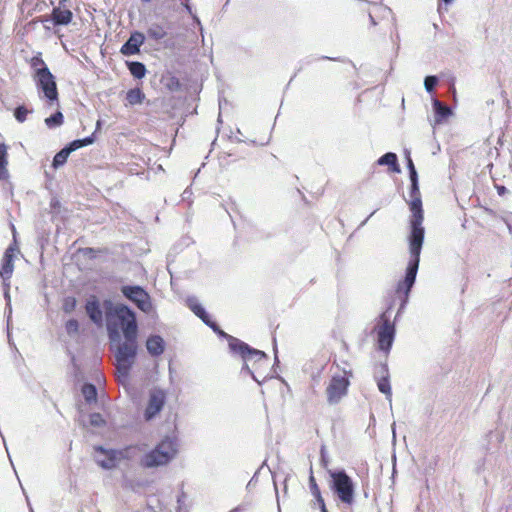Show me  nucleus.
I'll return each mask as SVG.
<instances>
[{"mask_svg":"<svg viewBox=\"0 0 512 512\" xmlns=\"http://www.w3.org/2000/svg\"><path fill=\"white\" fill-rule=\"evenodd\" d=\"M330 488L339 501L347 506L355 502V483L344 470H329Z\"/></svg>","mask_w":512,"mask_h":512,"instance_id":"nucleus-4","label":"nucleus"},{"mask_svg":"<svg viewBox=\"0 0 512 512\" xmlns=\"http://www.w3.org/2000/svg\"><path fill=\"white\" fill-rule=\"evenodd\" d=\"M94 142H95V133H92L89 136H86L84 138L75 139L67 144L69 145V149H71L72 152H74L80 148L92 145Z\"/></svg>","mask_w":512,"mask_h":512,"instance_id":"nucleus-26","label":"nucleus"},{"mask_svg":"<svg viewBox=\"0 0 512 512\" xmlns=\"http://www.w3.org/2000/svg\"><path fill=\"white\" fill-rule=\"evenodd\" d=\"M81 393L87 404L96 403L98 400V389L95 384L85 382L81 387Z\"/></svg>","mask_w":512,"mask_h":512,"instance_id":"nucleus-19","label":"nucleus"},{"mask_svg":"<svg viewBox=\"0 0 512 512\" xmlns=\"http://www.w3.org/2000/svg\"><path fill=\"white\" fill-rule=\"evenodd\" d=\"M240 511H241V508L238 507V508L234 509L232 512H240Z\"/></svg>","mask_w":512,"mask_h":512,"instance_id":"nucleus-52","label":"nucleus"},{"mask_svg":"<svg viewBox=\"0 0 512 512\" xmlns=\"http://www.w3.org/2000/svg\"><path fill=\"white\" fill-rule=\"evenodd\" d=\"M438 83V78L436 76H426L424 79V87L427 92H432Z\"/></svg>","mask_w":512,"mask_h":512,"instance_id":"nucleus-36","label":"nucleus"},{"mask_svg":"<svg viewBox=\"0 0 512 512\" xmlns=\"http://www.w3.org/2000/svg\"><path fill=\"white\" fill-rule=\"evenodd\" d=\"M49 7V4L45 0L37 1L32 9L35 12H42Z\"/></svg>","mask_w":512,"mask_h":512,"instance_id":"nucleus-41","label":"nucleus"},{"mask_svg":"<svg viewBox=\"0 0 512 512\" xmlns=\"http://www.w3.org/2000/svg\"><path fill=\"white\" fill-rule=\"evenodd\" d=\"M411 191L410 201L408 202L411 211L410 217V235H409V251L410 260L408 263L405 279L398 284V292L404 291L408 295L410 289L415 283L419 262L420 253L424 241V227H423V209L422 201L418 186V176L411 177Z\"/></svg>","mask_w":512,"mask_h":512,"instance_id":"nucleus-2","label":"nucleus"},{"mask_svg":"<svg viewBox=\"0 0 512 512\" xmlns=\"http://www.w3.org/2000/svg\"><path fill=\"white\" fill-rule=\"evenodd\" d=\"M172 373H173V369H172L171 364H169V374H170L171 379H172Z\"/></svg>","mask_w":512,"mask_h":512,"instance_id":"nucleus-49","label":"nucleus"},{"mask_svg":"<svg viewBox=\"0 0 512 512\" xmlns=\"http://www.w3.org/2000/svg\"><path fill=\"white\" fill-rule=\"evenodd\" d=\"M187 307L197 316L199 317L207 326L212 328L215 332L219 333L221 336L228 338L229 348L232 352L239 354L243 361L244 365L242 367V371H246L247 373L253 376V379L258 381L257 378L253 375L248 362L255 361H267V356L263 351L251 348L248 344L240 341L237 338L227 335L225 332L221 331L215 322H213L209 315L207 314L204 307L201 305L199 300L195 296H189L185 300Z\"/></svg>","mask_w":512,"mask_h":512,"instance_id":"nucleus-3","label":"nucleus"},{"mask_svg":"<svg viewBox=\"0 0 512 512\" xmlns=\"http://www.w3.org/2000/svg\"><path fill=\"white\" fill-rule=\"evenodd\" d=\"M79 253L83 256L93 260L96 259L99 253V250L91 247L81 248L79 249Z\"/></svg>","mask_w":512,"mask_h":512,"instance_id":"nucleus-37","label":"nucleus"},{"mask_svg":"<svg viewBox=\"0 0 512 512\" xmlns=\"http://www.w3.org/2000/svg\"><path fill=\"white\" fill-rule=\"evenodd\" d=\"M11 229H12V233H13V241H16L17 242V232H16V228L14 226V224H11Z\"/></svg>","mask_w":512,"mask_h":512,"instance_id":"nucleus-45","label":"nucleus"},{"mask_svg":"<svg viewBox=\"0 0 512 512\" xmlns=\"http://www.w3.org/2000/svg\"><path fill=\"white\" fill-rule=\"evenodd\" d=\"M30 67L33 71L32 75H38L40 73L50 71L49 67L42 58V54L39 52L34 55L29 61Z\"/></svg>","mask_w":512,"mask_h":512,"instance_id":"nucleus-21","label":"nucleus"},{"mask_svg":"<svg viewBox=\"0 0 512 512\" xmlns=\"http://www.w3.org/2000/svg\"><path fill=\"white\" fill-rule=\"evenodd\" d=\"M26 500H27V503H28L29 512H34V510H33L32 506H31V504H30L29 499H28V497H27V496H26Z\"/></svg>","mask_w":512,"mask_h":512,"instance_id":"nucleus-48","label":"nucleus"},{"mask_svg":"<svg viewBox=\"0 0 512 512\" xmlns=\"http://www.w3.org/2000/svg\"><path fill=\"white\" fill-rule=\"evenodd\" d=\"M145 41V34L135 30L131 32L128 39L121 46L120 53L124 56L136 55L140 52V48L145 43Z\"/></svg>","mask_w":512,"mask_h":512,"instance_id":"nucleus-12","label":"nucleus"},{"mask_svg":"<svg viewBox=\"0 0 512 512\" xmlns=\"http://www.w3.org/2000/svg\"><path fill=\"white\" fill-rule=\"evenodd\" d=\"M17 252H19V247L16 241L10 243L4 251L0 268V277L2 278L3 282L10 281V278L12 277L14 271L15 254Z\"/></svg>","mask_w":512,"mask_h":512,"instance_id":"nucleus-11","label":"nucleus"},{"mask_svg":"<svg viewBox=\"0 0 512 512\" xmlns=\"http://www.w3.org/2000/svg\"><path fill=\"white\" fill-rule=\"evenodd\" d=\"M140 464L144 468H156L160 466V442L156 443L151 451L144 454Z\"/></svg>","mask_w":512,"mask_h":512,"instance_id":"nucleus-17","label":"nucleus"},{"mask_svg":"<svg viewBox=\"0 0 512 512\" xmlns=\"http://www.w3.org/2000/svg\"><path fill=\"white\" fill-rule=\"evenodd\" d=\"M85 310L87 316L94 324L101 325L103 323V311L96 297L93 296L87 300Z\"/></svg>","mask_w":512,"mask_h":512,"instance_id":"nucleus-15","label":"nucleus"},{"mask_svg":"<svg viewBox=\"0 0 512 512\" xmlns=\"http://www.w3.org/2000/svg\"><path fill=\"white\" fill-rule=\"evenodd\" d=\"M406 157H407V166H408V169H409L410 178L418 176L417 172H416V169H415V166L413 164V161H412V159L410 157V153L408 151H406Z\"/></svg>","mask_w":512,"mask_h":512,"instance_id":"nucleus-40","label":"nucleus"},{"mask_svg":"<svg viewBox=\"0 0 512 512\" xmlns=\"http://www.w3.org/2000/svg\"><path fill=\"white\" fill-rule=\"evenodd\" d=\"M35 86L43 94V98L50 104L59 102V93L56 78L51 71L42 72L38 75H32Z\"/></svg>","mask_w":512,"mask_h":512,"instance_id":"nucleus-6","label":"nucleus"},{"mask_svg":"<svg viewBox=\"0 0 512 512\" xmlns=\"http://www.w3.org/2000/svg\"><path fill=\"white\" fill-rule=\"evenodd\" d=\"M131 446L126 447L123 450L108 449L102 445L94 446V451L105 456L104 459L97 458L96 463L105 470L114 469L117 466L118 460L127 458V452L131 449Z\"/></svg>","mask_w":512,"mask_h":512,"instance_id":"nucleus-10","label":"nucleus"},{"mask_svg":"<svg viewBox=\"0 0 512 512\" xmlns=\"http://www.w3.org/2000/svg\"><path fill=\"white\" fill-rule=\"evenodd\" d=\"M382 377L377 380V386L381 393L385 394L386 399L392 403V390L389 382V374L386 365L381 367Z\"/></svg>","mask_w":512,"mask_h":512,"instance_id":"nucleus-18","label":"nucleus"},{"mask_svg":"<svg viewBox=\"0 0 512 512\" xmlns=\"http://www.w3.org/2000/svg\"><path fill=\"white\" fill-rule=\"evenodd\" d=\"M158 414H160V387L154 386L150 390L149 401L144 410L143 417L145 421L149 422Z\"/></svg>","mask_w":512,"mask_h":512,"instance_id":"nucleus-13","label":"nucleus"},{"mask_svg":"<svg viewBox=\"0 0 512 512\" xmlns=\"http://www.w3.org/2000/svg\"><path fill=\"white\" fill-rule=\"evenodd\" d=\"M106 330L120 382L128 379L138 354L139 326L136 312L127 304L106 311Z\"/></svg>","mask_w":512,"mask_h":512,"instance_id":"nucleus-1","label":"nucleus"},{"mask_svg":"<svg viewBox=\"0 0 512 512\" xmlns=\"http://www.w3.org/2000/svg\"><path fill=\"white\" fill-rule=\"evenodd\" d=\"M32 4V0H22L21 9L24 10Z\"/></svg>","mask_w":512,"mask_h":512,"instance_id":"nucleus-43","label":"nucleus"},{"mask_svg":"<svg viewBox=\"0 0 512 512\" xmlns=\"http://www.w3.org/2000/svg\"><path fill=\"white\" fill-rule=\"evenodd\" d=\"M184 497V495H181V497H178V503H181V498Z\"/></svg>","mask_w":512,"mask_h":512,"instance_id":"nucleus-54","label":"nucleus"},{"mask_svg":"<svg viewBox=\"0 0 512 512\" xmlns=\"http://www.w3.org/2000/svg\"><path fill=\"white\" fill-rule=\"evenodd\" d=\"M122 296L135 305L140 311L149 313L152 310V302L146 289L136 284H125L120 287Z\"/></svg>","mask_w":512,"mask_h":512,"instance_id":"nucleus-5","label":"nucleus"},{"mask_svg":"<svg viewBox=\"0 0 512 512\" xmlns=\"http://www.w3.org/2000/svg\"><path fill=\"white\" fill-rule=\"evenodd\" d=\"M378 165H388L393 172H400V168L398 165L397 155L392 152H388L381 156L378 161Z\"/></svg>","mask_w":512,"mask_h":512,"instance_id":"nucleus-24","label":"nucleus"},{"mask_svg":"<svg viewBox=\"0 0 512 512\" xmlns=\"http://www.w3.org/2000/svg\"><path fill=\"white\" fill-rule=\"evenodd\" d=\"M100 127H101V121L98 120L96 123V130L100 129Z\"/></svg>","mask_w":512,"mask_h":512,"instance_id":"nucleus-50","label":"nucleus"},{"mask_svg":"<svg viewBox=\"0 0 512 512\" xmlns=\"http://www.w3.org/2000/svg\"><path fill=\"white\" fill-rule=\"evenodd\" d=\"M185 7H186V9L189 11V13H192V11H191V7H190L188 4H186V5H185Z\"/></svg>","mask_w":512,"mask_h":512,"instance_id":"nucleus-51","label":"nucleus"},{"mask_svg":"<svg viewBox=\"0 0 512 512\" xmlns=\"http://www.w3.org/2000/svg\"><path fill=\"white\" fill-rule=\"evenodd\" d=\"M44 122L49 129L60 127L64 122L63 113L58 109L49 117L45 118Z\"/></svg>","mask_w":512,"mask_h":512,"instance_id":"nucleus-29","label":"nucleus"},{"mask_svg":"<svg viewBox=\"0 0 512 512\" xmlns=\"http://www.w3.org/2000/svg\"><path fill=\"white\" fill-rule=\"evenodd\" d=\"M176 415L169 424V433L162 438V465L173 460L179 453L180 440L176 429Z\"/></svg>","mask_w":512,"mask_h":512,"instance_id":"nucleus-8","label":"nucleus"},{"mask_svg":"<svg viewBox=\"0 0 512 512\" xmlns=\"http://www.w3.org/2000/svg\"><path fill=\"white\" fill-rule=\"evenodd\" d=\"M65 330L68 335L72 336L79 332V323L76 319H69L65 323Z\"/></svg>","mask_w":512,"mask_h":512,"instance_id":"nucleus-35","label":"nucleus"},{"mask_svg":"<svg viewBox=\"0 0 512 512\" xmlns=\"http://www.w3.org/2000/svg\"><path fill=\"white\" fill-rule=\"evenodd\" d=\"M1 101H2V104L5 106V108H6L7 110H12V107H11L10 105H8V104L6 103V101H5L3 98L1 99Z\"/></svg>","mask_w":512,"mask_h":512,"instance_id":"nucleus-47","label":"nucleus"},{"mask_svg":"<svg viewBox=\"0 0 512 512\" xmlns=\"http://www.w3.org/2000/svg\"><path fill=\"white\" fill-rule=\"evenodd\" d=\"M146 349L152 356H160V335L153 334L146 341Z\"/></svg>","mask_w":512,"mask_h":512,"instance_id":"nucleus-25","label":"nucleus"},{"mask_svg":"<svg viewBox=\"0 0 512 512\" xmlns=\"http://www.w3.org/2000/svg\"><path fill=\"white\" fill-rule=\"evenodd\" d=\"M193 19H194V21L197 23V25L199 26V28H200V32H201V34L203 35V28H202V26H201V22H200L199 18H198L196 15H193Z\"/></svg>","mask_w":512,"mask_h":512,"instance_id":"nucleus-44","label":"nucleus"},{"mask_svg":"<svg viewBox=\"0 0 512 512\" xmlns=\"http://www.w3.org/2000/svg\"><path fill=\"white\" fill-rule=\"evenodd\" d=\"M348 386L349 379L345 371L334 374L326 388L329 404H337L347 394Z\"/></svg>","mask_w":512,"mask_h":512,"instance_id":"nucleus-9","label":"nucleus"},{"mask_svg":"<svg viewBox=\"0 0 512 512\" xmlns=\"http://www.w3.org/2000/svg\"><path fill=\"white\" fill-rule=\"evenodd\" d=\"M165 89L172 94V108L176 109L181 106L183 103L184 91L179 79L174 76L167 78L165 81Z\"/></svg>","mask_w":512,"mask_h":512,"instance_id":"nucleus-14","label":"nucleus"},{"mask_svg":"<svg viewBox=\"0 0 512 512\" xmlns=\"http://www.w3.org/2000/svg\"><path fill=\"white\" fill-rule=\"evenodd\" d=\"M4 287V298L6 300V309L8 310L7 315V329L9 330V324L11 320L12 308H11V297H10V281L3 282ZM8 337H10V332L8 331Z\"/></svg>","mask_w":512,"mask_h":512,"instance_id":"nucleus-32","label":"nucleus"},{"mask_svg":"<svg viewBox=\"0 0 512 512\" xmlns=\"http://www.w3.org/2000/svg\"><path fill=\"white\" fill-rule=\"evenodd\" d=\"M89 423L93 427H102L106 422L100 413L93 412L89 415Z\"/></svg>","mask_w":512,"mask_h":512,"instance_id":"nucleus-34","label":"nucleus"},{"mask_svg":"<svg viewBox=\"0 0 512 512\" xmlns=\"http://www.w3.org/2000/svg\"><path fill=\"white\" fill-rule=\"evenodd\" d=\"M73 13L69 9L61 10L59 7H54L52 10L51 18L45 17L42 22L52 21L54 26H66L71 23Z\"/></svg>","mask_w":512,"mask_h":512,"instance_id":"nucleus-16","label":"nucleus"},{"mask_svg":"<svg viewBox=\"0 0 512 512\" xmlns=\"http://www.w3.org/2000/svg\"><path fill=\"white\" fill-rule=\"evenodd\" d=\"M309 481H310L311 493L315 497L316 502H317L319 508L321 509V512H328L327 509H326V505H325L324 499L321 496L320 489H319V487H318L314 477L311 476Z\"/></svg>","mask_w":512,"mask_h":512,"instance_id":"nucleus-28","label":"nucleus"},{"mask_svg":"<svg viewBox=\"0 0 512 512\" xmlns=\"http://www.w3.org/2000/svg\"><path fill=\"white\" fill-rule=\"evenodd\" d=\"M127 69L129 70L130 74L135 79H142L145 77L147 69L145 64L139 61H129L127 60L125 62Z\"/></svg>","mask_w":512,"mask_h":512,"instance_id":"nucleus-20","label":"nucleus"},{"mask_svg":"<svg viewBox=\"0 0 512 512\" xmlns=\"http://www.w3.org/2000/svg\"><path fill=\"white\" fill-rule=\"evenodd\" d=\"M497 192L499 195H503L506 192V188L504 186H498Z\"/></svg>","mask_w":512,"mask_h":512,"instance_id":"nucleus-46","label":"nucleus"},{"mask_svg":"<svg viewBox=\"0 0 512 512\" xmlns=\"http://www.w3.org/2000/svg\"><path fill=\"white\" fill-rule=\"evenodd\" d=\"M145 94L139 88H133L126 93V100L130 105H137L143 102Z\"/></svg>","mask_w":512,"mask_h":512,"instance_id":"nucleus-30","label":"nucleus"},{"mask_svg":"<svg viewBox=\"0 0 512 512\" xmlns=\"http://www.w3.org/2000/svg\"><path fill=\"white\" fill-rule=\"evenodd\" d=\"M376 14H381L383 17H387L389 15H391V10L390 8L386 7V6H382V5H373L371 10L369 11V17H370V20H371V23L373 25H376V21H375V15Z\"/></svg>","mask_w":512,"mask_h":512,"instance_id":"nucleus-31","label":"nucleus"},{"mask_svg":"<svg viewBox=\"0 0 512 512\" xmlns=\"http://www.w3.org/2000/svg\"><path fill=\"white\" fill-rule=\"evenodd\" d=\"M52 211H56L60 207V201L57 198H52L50 202Z\"/></svg>","mask_w":512,"mask_h":512,"instance_id":"nucleus-42","label":"nucleus"},{"mask_svg":"<svg viewBox=\"0 0 512 512\" xmlns=\"http://www.w3.org/2000/svg\"><path fill=\"white\" fill-rule=\"evenodd\" d=\"M76 299L74 297H67L63 303V311L65 313H71L76 307Z\"/></svg>","mask_w":512,"mask_h":512,"instance_id":"nucleus-38","label":"nucleus"},{"mask_svg":"<svg viewBox=\"0 0 512 512\" xmlns=\"http://www.w3.org/2000/svg\"><path fill=\"white\" fill-rule=\"evenodd\" d=\"M33 109H28L24 104H20L13 109V116L19 123L26 121L28 114L32 113Z\"/></svg>","mask_w":512,"mask_h":512,"instance_id":"nucleus-33","label":"nucleus"},{"mask_svg":"<svg viewBox=\"0 0 512 512\" xmlns=\"http://www.w3.org/2000/svg\"><path fill=\"white\" fill-rule=\"evenodd\" d=\"M178 512H183L181 506L178 507Z\"/></svg>","mask_w":512,"mask_h":512,"instance_id":"nucleus-55","label":"nucleus"},{"mask_svg":"<svg viewBox=\"0 0 512 512\" xmlns=\"http://www.w3.org/2000/svg\"><path fill=\"white\" fill-rule=\"evenodd\" d=\"M433 107L435 111V121L437 123H440L443 118L448 117L451 114V109L437 99L433 100Z\"/></svg>","mask_w":512,"mask_h":512,"instance_id":"nucleus-27","label":"nucleus"},{"mask_svg":"<svg viewBox=\"0 0 512 512\" xmlns=\"http://www.w3.org/2000/svg\"><path fill=\"white\" fill-rule=\"evenodd\" d=\"M143 2H150L151 0H142Z\"/></svg>","mask_w":512,"mask_h":512,"instance_id":"nucleus-57","label":"nucleus"},{"mask_svg":"<svg viewBox=\"0 0 512 512\" xmlns=\"http://www.w3.org/2000/svg\"><path fill=\"white\" fill-rule=\"evenodd\" d=\"M147 36L149 40H154L156 43L160 40V26L156 25L153 27H150L147 30Z\"/></svg>","mask_w":512,"mask_h":512,"instance_id":"nucleus-39","label":"nucleus"},{"mask_svg":"<svg viewBox=\"0 0 512 512\" xmlns=\"http://www.w3.org/2000/svg\"><path fill=\"white\" fill-rule=\"evenodd\" d=\"M161 403H162V405L164 404V396L163 395H162Z\"/></svg>","mask_w":512,"mask_h":512,"instance_id":"nucleus-56","label":"nucleus"},{"mask_svg":"<svg viewBox=\"0 0 512 512\" xmlns=\"http://www.w3.org/2000/svg\"><path fill=\"white\" fill-rule=\"evenodd\" d=\"M72 153V150L69 149V145L66 144L61 150H59L53 157L52 167L54 169H58L67 162L69 155Z\"/></svg>","mask_w":512,"mask_h":512,"instance_id":"nucleus-22","label":"nucleus"},{"mask_svg":"<svg viewBox=\"0 0 512 512\" xmlns=\"http://www.w3.org/2000/svg\"><path fill=\"white\" fill-rule=\"evenodd\" d=\"M155 219H156V221H159V220H161V217H159V215L157 214V215L155 216Z\"/></svg>","mask_w":512,"mask_h":512,"instance_id":"nucleus-53","label":"nucleus"},{"mask_svg":"<svg viewBox=\"0 0 512 512\" xmlns=\"http://www.w3.org/2000/svg\"><path fill=\"white\" fill-rule=\"evenodd\" d=\"M377 333V342L380 350L388 353L392 347L395 337V326L390 322L387 312L379 317V322L375 327Z\"/></svg>","mask_w":512,"mask_h":512,"instance_id":"nucleus-7","label":"nucleus"},{"mask_svg":"<svg viewBox=\"0 0 512 512\" xmlns=\"http://www.w3.org/2000/svg\"><path fill=\"white\" fill-rule=\"evenodd\" d=\"M8 146L5 143H0V180H6L9 177L7 170L8 165Z\"/></svg>","mask_w":512,"mask_h":512,"instance_id":"nucleus-23","label":"nucleus"}]
</instances>
